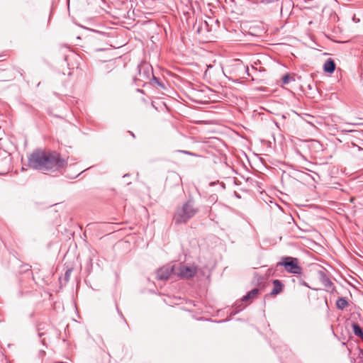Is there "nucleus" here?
<instances>
[{
	"label": "nucleus",
	"instance_id": "nucleus-1",
	"mask_svg": "<svg viewBox=\"0 0 363 363\" xmlns=\"http://www.w3.org/2000/svg\"><path fill=\"white\" fill-rule=\"evenodd\" d=\"M28 164L30 167L43 172H55L65 167L67 161L56 152H45L38 149L28 157Z\"/></svg>",
	"mask_w": 363,
	"mask_h": 363
},
{
	"label": "nucleus",
	"instance_id": "nucleus-2",
	"mask_svg": "<svg viewBox=\"0 0 363 363\" xmlns=\"http://www.w3.org/2000/svg\"><path fill=\"white\" fill-rule=\"evenodd\" d=\"M198 212L199 209L194 206L193 201L189 200L181 207L177 208L173 216V220L177 225L186 223Z\"/></svg>",
	"mask_w": 363,
	"mask_h": 363
},
{
	"label": "nucleus",
	"instance_id": "nucleus-3",
	"mask_svg": "<svg viewBox=\"0 0 363 363\" xmlns=\"http://www.w3.org/2000/svg\"><path fill=\"white\" fill-rule=\"evenodd\" d=\"M277 266H283L285 270L291 274H300L302 272V268L298 264V259L292 257H284L281 262L277 263Z\"/></svg>",
	"mask_w": 363,
	"mask_h": 363
},
{
	"label": "nucleus",
	"instance_id": "nucleus-4",
	"mask_svg": "<svg viewBox=\"0 0 363 363\" xmlns=\"http://www.w3.org/2000/svg\"><path fill=\"white\" fill-rule=\"evenodd\" d=\"M176 275L181 278H191L194 276L196 269L194 267L182 265L180 263L175 264Z\"/></svg>",
	"mask_w": 363,
	"mask_h": 363
},
{
	"label": "nucleus",
	"instance_id": "nucleus-5",
	"mask_svg": "<svg viewBox=\"0 0 363 363\" xmlns=\"http://www.w3.org/2000/svg\"><path fill=\"white\" fill-rule=\"evenodd\" d=\"M139 78L138 80L145 82L150 80L151 76L153 74V70L151 65L147 63H141L138 66Z\"/></svg>",
	"mask_w": 363,
	"mask_h": 363
},
{
	"label": "nucleus",
	"instance_id": "nucleus-6",
	"mask_svg": "<svg viewBox=\"0 0 363 363\" xmlns=\"http://www.w3.org/2000/svg\"><path fill=\"white\" fill-rule=\"evenodd\" d=\"M172 274L176 275L175 264L173 265H165L157 271V277L160 280H167Z\"/></svg>",
	"mask_w": 363,
	"mask_h": 363
},
{
	"label": "nucleus",
	"instance_id": "nucleus-7",
	"mask_svg": "<svg viewBox=\"0 0 363 363\" xmlns=\"http://www.w3.org/2000/svg\"><path fill=\"white\" fill-rule=\"evenodd\" d=\"M318 278L325 287L328 289H331L333 286V282L330 279V278L327 276L326 273L324 271L318 272Z\"/></svg>",
	"mask_w": 363,
	"mask_h": 363
},
{
	"label": "nucleus",
	"instance_id": "nucleus-8",
	"mask_svg": "<svg viewBox=\"0 0 363 363\" xmlns=\"http://www.w3.org/2000/svg\"><path fill=\"white\" fill-rule=\"evenodd\" d=\"M335 63L331 58L328 59L323 65V71L326 73L332 74L335 70Z\"/></svg>",
	"mask_w": 363,
	"mask_h": 363
},
{
	"label": "nucleus",
	"instance_id": "nucleus-9",
	"mask_svg": "<svg viewBox=\"0 0 363 363\" xmlns=\"http://www.w3.org/2000/svg\"><path fill=\"white\" fill-rule=\"evenodd\" d=\"M284 285L279 279L273 280V289L270 292V295L276 296L280 294L283 290Z\"/></svg>",
	"mask_w": 363,
	"mask_h": 363
},
{
	"label": "nucleus",
	"instance_id": "nucleus-10",
	"mask_svg": "<svg viewBox=\"0 0 363 363\" xmlns=\"http://www.w3.org/2000/svg\"><path fill=\"white\" fill-rule=\"evenodd\" d=\"M259 293V289H252V291H250V292H248L247 294V295L244 296L242 298V301H247L248 300H252V299H254L257 295Z\"/></svg>",
	"mask_w": 363,
	"mask_h": 363
},
{
	"label": "nucleus",
	"instance_id": "nucleus-11",
	"mask_svg": "<svg viewBox=\"0 0 363 363\" xmlns=\"http://www.w3.org/2000/svg\"><path fill=\"white\" fill-rule=\"evenodd\" d=\"M352 329L354 334L363 341V330L361 327L357 323H353Z\"/></svg>",
	"mask_w": 363,
	"mask_h": 363
},
{
	"label": "nucleus",
	"instance_id": "nucleus-12",
	"mask_svg": "<svg viewBox=\"0 0 363 363\" xmlns=\"http://www.w3.org/2000/svg\"><path fill=\"white\" fill-rule=\"evenodd\" d=\"M336 305L338 309L343 310L349 305V303L346 298L341 297L337 300Z\"/></svg>",
	"mask_w": 363,
	"mask_h": 363
},
{
	"label": "nucleus",
	"instance_id": "nucleus-13",
	"mask_svg": "<svg viewBox=\"0 0 363 363\" xmlns=\"http://www.w3.org/2000/svg\"><path fill=\"white\" fill-rule=\"evenodd\" d=\"M243 302L244 301H242V299L239 301H237L235 305H234V307L235 308V313H238L239 311H242L243 308H245V306L243 305Z\"/></svg>",
	"mask_w": 363,
	"mask_h": 363
},
{
	"label": "nucleus",
	"instance_id": "nucleus-14",
	"mask_svg": "<svg viewBox=\"0 0 363 363\" xmlns=\"http://www.w3.org/2000/svg\"><path fill=\"white\" fill-rule=\"evenodd\" d=\"M152 84L153 85L157 84L158 86H160L162 88H164V84L160 82L159 79L155 77L153 74L151 76Z\"/></svg>",
	"mask_w": 363,
	"mask_h": 363
},
{
	"label": "nucleus",
	"instance_id": "nucleus-15",
	"mask_svg": "<svg viewBox=\"0 0 363 363\" xmlns=\"http://www.w3.org/2000/svg\"><path fill=\"white\" fill-rule=\"evenodd\" d=\"M45 324H39L38 326V336L40 337H42L44 335H45V333L43 332H41L42 330H44L45 328Z\"/></svg>",
	"mask_w": 363,
	"mask_h": 363
},
{
	"label": "nucleus",
	"instance_id": "nucleus-16",
	"mask_svg": "<svg viewBox=\"0 0 363 363\" xmlns=\"http://www.w3.org/2000/svg\"><path fill=\"white\" fill-rule=\"evenodd\" d=\"M72 269H68L65 273V275H64V279L66 282H67L69 280V278H70V275H71V273H72Z\"/></svg>",
	"mask_w": 363,
	"mask_h": 363
},
{
	"label": "nucleus",
	"instance_id": "nucleus-17",
	"mask_svg": "<svg viewBox=\"0 0 363 363\" xmlns=\"http://www.w3.org/2000/svg\"><path fill=\"white\" fill-rule=\"evenodd\" d=\"M291 79H292V78L290 77L289 74H286L282 77V83L284 84H287Z\"/></svg>",
	"mask_w": 363,
	"mask_h": 363
},
{
	"label": "nucleus",
	"instance_id": "nucleus-18",
	"mask_svg": "<svg viewBox=\"0 0 363 363\" xmlns=\"http://www.w3.org/2000/svg\"><path fill=\"white\" fill-rule=\"evenodd\" d=\"M180 152L184 153V154H186V155L196 156V154H194V153H193L191 152L187 151V150H181Z\"/></svg>",
	"mask_w": 363,
	"mask_h": 363
},
{
	"label": "nucleus",
	"instance_id": "nucleus-19",
	"mask_svg": "<svg viewBox=\"0 0 363 363\" xmlns=\"http://www.w3.org/2000/svg\"><path fill=\"white\" fill-rule=\"evenodd\" d=\"M263 3H270L272 2L273 0H260Z\"/></svg>",
	"mask_w": 363,
	"mask_h": 363
},
{
	"label": "nucleus",
	"instance_id": "nucleus-20",
	"mask_svg": "<svg viewBox=\"0 0 363 363\" xmlns=\"http://www.w3.org/2000/svg\"><path fill=\"white\" fill-rule=\"evenodd\" d=\"M41 342L43 345H45V339L41 340Z\"/></svg>",
	"mask_w": 363,
	"mask_h": 363
},
{
	"label": "nucleus",
	"instance_id": "nucleus-21",
	"mask_svg": "<svg viewBox=\"0 0 363 363\" xmlns=\"http://www.w3.org/2000/svg\"><path fill=\"white\" fill-rule=\"evenodd\" d=\"M131 135L133 137H135V135L133 133H131Z\"/></svg>",
	"mask_w": 363,
	"mask_h": 363
}]
</instances>
